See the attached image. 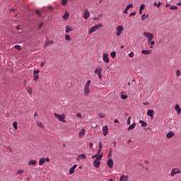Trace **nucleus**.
I'll use <instances>...</instances> for the list:
<instances>
[{
    "label": "nucleus",
    "mask_w": 181,
    "mask_h": 181,
    "mask_svg": "<svg viewBox=\"0 0 181 181\" xmlns=\"http://www.w3.org/2000/svg\"><path fill=\"white\" fill-rule=\"evenodd\" d=\"M90 84H91V81L88 80L84 86L83 88V95L85 97H88V94H90Z\"/></svg>",
    "instance_id": "obj_1"
},
{
    "label": "nucleus",
    "mask_w": 181,
    "mask_h": 181,
    "mask_svg": "<svg viewBox=\"0 0 181 181\" xmlns=\"http://www.w3.org/2000/svg\"><path fill=\"white\" fill-rule=\"evenodd\" d=\"M104 26L103 23H100L95 25H93L92 28H90L89 30V35H92V33H94L95 30H98V29H100V28H103Z\"/></svg>",
    "instance_id": "obj_2"
},
{
    "label": "nucleus",
    "mask_w": 181,
    "mask_h": 181,
    "mask_svg": "<svg viewBox=\"0 0 181 181\" xmlns=\"http://www.w3.org/2000/svg\"><path fill=\"white\" fill-rule=\"evenodd\" d=\"M55 118H57V119H59V121H61L62 122L66 123V115L63 114V115H59L57 113H54V114Z\"/></svg>",
    "instance_id": "obj_3"
},
{
    "label": "nucleus",
    "mask_w": 181,
    "mask_h": 181,
    "mask_svg": "<svg viewBox=\"0 0 181 181\" xmlns=\"http://www.w3.org/2000/svg\"><path fill=\"white\" fill-rule=\"evenodd\" d=\"M143 35L145 36V37L148 38V42H151L153 40V33H152L144 32Z\"/></svg>",
    "instance_id": "obj_4"
},
{
    "label": "nucleus",
    "mask_w": 181,
    "mask_h": 181,
    "mask_svg": "<svg viewBox=\"0 0 181 181\" xmlns=\"http://www.w3.org/2000/svg\"><path fill=\"white\" fill-rule=\"evenodd\" d=\"M117 30L116 35L117 37H119L121 36V33L124 31V27L122 25H118L117 27Z\"/></svg>",
    "instance_id": "obj_5"
},
{
    "label": "nucleus",
    "mask_w": 181,
    "mask_h": 181,
    "mask_svg": "<svg viewBox=\"0 0 181 181\" xmlns=\"http://www.w3.org/2000/svg\"><path fill=\"white\" fill-rule=\"evenodd\" d=\"M103 71V69L101 67H98L95 70V74H98V78H102L103 76L101 75V72Z\"/></svg>",
    "instance_id": "obj_6"
},
{
    "label": "nucleus",
    "mask_w": 181,
    "mask_h": 181,
    "mask_svg": "<svg viewBox=\"0 0 181 181\" xmlns=\"http://www.w3.org/2000/svg\"><path fill=\"white\" fill-rule=\"evenodd\" d=\"M103 60L105 63H110V58H108V54L103 53Z\"/></svg>",
    "instance_id": "obj_7"
},
{
    "label": "nucleus",
    "mask_w": 181,
    "mask_h": 181,
    "mask_svg": "<svg viewBox=\"0 0 181 181\" xmlns=\"http://www.w3.org/2000/svg\"><path fill=\"white\" fill-rule=\"evenodd\" d=\"M107 165L108 168H110V169H112L114 166V160H112V158H109L107 160Z\"/></svg>",
    "instance_id": "obj_8"
},
{
    "label": "nucleus",
    "mask_w": 181,
    "mask_h": 181,
    "mask_svg": "<svg viewBox=\"0 0 181 181\" xmlns=\"http://www.w3.org/2000/svg\"><path fill=\"white\" fill-rule=\"evenodd\" d=\"M176 173H181V171L179 170V168H173L171 170V176L173 177Z\"/></svg>",
    "instance_id": "obj_9"
},
{
    "label": "nucleus",
    "mask_w": 181,
    "mask_h": 181,
    "mask_svg": "<svg viewBox=\"0 0 181 181\" xmlns=\"http://www.w3.org/2000/svg\"><path fill=\"white\" fill-rule=\"evenodd\" d=\"M129 8H134V5L132 4L127 6L126 8L124 10V13H128V11H129Z\"/></svg>",
    "instance_id": "obj_10"
},
{
    "label": "nucleus",
    "mask_w": 181,
    "mask_h": 181,
    "mask_svg": "<svg viewBox=\"0 0 181 181\" xmlns=\"http://www.w3.org/2000/svg\"><path fill=\"white\" fill-rule=\"evenodd\" d=\"M83 18L84 19H88V18H90V12H88V9L85 10Z\"/></svg>",
    "instance_id": "obj_11"
},
{
    "label": "nucleus",
    "mask_w": 181,
    "mask_h": 181,
    "mask_svg": "<svg viewBox=\"0 0 181 181\" xmlns=\"http://www.w3.org/2000/svg\"><path fill=\"white\" fill-rule=\"evenodd\" d=\"M100 165H101V162L97 161V160H95V161L93 162V166L96 168V169H98V168H100Z\"/></svg>",
    "instance_id": "obj_12"
},
{
    "label": "nucleus",
    "mask_w": 181,
    "mask_h": 181,
    "mask_svg": "<svg viewBox=\"0 0 181 181\" xmlns=\"http://www.w3.org/2000/svg\"><path fill=\"white\" fill-rule=\"evenodd\" d=\"M84 135H86V129H82L81 131L78 134V137L83 138V136H84Z\"/></svg>",
    "instance_id": "obj_13"
},
{
    "label": "nucleus",
    "mask_w": 181,
    "mask_h": 181,
    "mask_svg": "<svg viewBox=\"0 0 181 181\" xmlns=\"http://www.w3.org/2000/svg\"><path fill=\"white\" fill-rule=\"evenodd\" d=\"M103 135H104V136H107V134H108V127L105 126V127L103 128Z\"/></svg>",
    "instance_id": "obj_14"
},
{
    "label": "nucleus",
    "mask_w": 181,
    "mask_h": 181,
    "mask_svg": "<svg viewBox=\"0 0 181 181\" xmlns=\"http://www.w3.org/2000/svg\"><path fill=\"white\" fill-rule=\"evenodd\" d=\"M129 177L128 175H122L119 178V181H128Z\"/></svg>",
    "instance_id": "obj_15"
},
{
    "label": "nucleus",
    "mask_w": 181,
    "mask_h": 181,
    "mask_svg": "<svg viewBox=\"0 0 181 181\" xmlns=\"http://www.w3.org/2000/svg\"><path fill=\"white\" fill-rule=\"evenodd\" d=\"M76 168H77V165L75 164L70 168L69 175H73V173H74V169H76Z\"/></svg>",
    "instance_id": "obj_16"
},
{
    "label": "nucleus",
    "mask_w": 181,
    "mask_h": 181,
    "mask_svg": "<svg viewBox=\"0 0 181 181\" xmlns=\"http://www.w3.org/2000/svg\"><path fill=\"white\" fill-rule=\"evenodd\" d=\"M72 30H73V27H70L69 25L66 26V30H65L66 33H70V32H72Z\"/></svg>",
    "instance_id": "obj_17"
},
{
    "label": "nucleus",
    "mask_w": 181,
    "mask_h": 181,
    "mask_svg": "<svg viewBox=\"0 0 181 181\" xmlns=\"http://www.w3.org/2000/svg\"><path fill=\"white\" fill-rule=\"evenodd\" d=\"M147 115H148V117H151V118H153V110H148L147 111Z\"/></svg>",
    "instance_id": "obj_18"
},
{
    "label": "nucleus",
    "mask_w": 181,
    "mask_h": 181,
    "mask_svg": "<svg viewBox=\"0 0 181 181\" xmlns=\"http://www.w3.org/2000/svg\"><path fill=\"white\" fill-rule=\"evenodd\" d=\"M175 110L177 111V114H181V108L179 105H176L175 107Z\"/></svg>",
    "instance_id": "obj_19"
},
{
    "label": "nucleus",
    "mask_w": 181,
    "mask_h": 181,
    "mask_svg": "<svg viewBox=\"0 0 181 181\" xmlns=\"http://www.w3.org/2000/svg\"><path fill=\"white\" fill-rule=\"evenodd\" d=\"M46 162V158H42L39 160V165L42 166Z\"/></svg>",
    "instance_id": "obj_20"
},
{
    "label": "nucleus",
    "mask_w": 181,
    "mask_h": 181,
    "mask_svg": "<svg viewBox=\"0 0 181 181\" xmlns=\"http://www.w3.org/2000/svg\"><path fill=\"white\" fill-rule=\"evenodd\" d=\"M167 138L170 139L173 136H175V133H173V132H170L166 134Z\"/></svg>",
    "instance_id": "obj_21"
},
{
    "label": "nucleus",
    "mask_w": 181,
    "mask_h": 181,
    "mask_svg": "<svg viewBox=\"0 0 181 181\" xmlns=\"http://www.w3.org/2000/svg\"><path fill=\"white\" fill-rule=\"evenodd\" d=\"M69 16H70V13L66 11L64 15L63 16L64 21H67V19H69Z\"/></svg>",
    "instance_id": "obj_22"
},
{
    "label": "nucleus",
    "mask_w": 181,
    "mask_h": 181,
    "mask_svg": "<svg viewBox=\"0 0 181 181\" xmlns=\"http://www.w3.org/2000/svg\"><path fill=\"white\" fill-rule=\"evenodd\" d=\"M101 159H103V153H101L100 155L97 156L95 160L100 162Z\"/></svg>",
    "instance_id": "obj_23"
},
{
    "label": "nucleus",
    "mask_w": 181,
    "mask_h": 181,
    "mask_svg": "<svg viewBox=\"0 0 181 181\" xmlns=\"http://www.w3.org/2000/svg\"><path fill=\"white\" fill-rule=\"evenodd\" d=\"M54 43L53 40L47 41L44 45V47H46V46H49V45H53Z\"/></svg>",
    "instance_id": "obj_24"
},
{
    "label": "nucleus",
    "mask_w": 181,
    "mask_h": 181,
    "mask_svg": "<svg viewBox=\"0 0 181 181\" xmlns=\"http://www.w3.org/2000/svg\"><path fill=\"white\" fill-rule=\"evenodd\" d=\"M30 166L36 165V160H31L28 162Z\"/></svg>",
    "instance_id": "obj_25"
},
{
    "label": "nucleus",
    "mask_w": 181,
    "mask_h": 181,
    "mask_svg": "<svg viewBox=\"0 0 181 181\" xmlns=\"http://www.w3.org/2000/svg\"><path fill=\"white\" fill-rule=\"evenodd\" d=\"M135 127H136V124L135 123H133L132 125H130L128 129H127V131H129L131 129H134V128H135Z\"/></svg>",
    "instance_id": "obj_26"
},
{
    "label": "nucleus",
    "mask_w": 181,
    "mask_h": 181,
    "mask_svg": "<svg viewBox=\"0 0 181 181\" xmlns=\"http://www.w3.org/2000/svg\"><path fill=\"white\" fill-rule=\"evenodd\" d=\"M27 93H28V94L32 95V93H33V90L32 89V88H27Z\"/></svg>",
    "instance_id": "obj_27"
},
{
    "label": "nucleus",
    "mask_w": 181,
    "mask_h": 181,
    "mask_svg": "<svg viewBox=\"0 0 181 181\" xmlns=\"http://www.w3.org/2000/svg\"><path fill=\"white\" fill-rule=\"evenodd\" d=\"M141 53L142 54H151V52H149V50H145V49H143Z\"/></svg>",
    "instance_id": "obj_28"
},
{
    "label": "nucleus",
    "mask_w": 181,
    "mask_h": 181,
    "mask_svg": "<svg viewBox=\"0 0 181 181\" xmlns=\"http://www.w3.org/2000/svg\"><path fill=\"white\" fill-rule=\"evenodd\" d=\"M37 125H38L40 128H45V126L43 125V123H42V122H37Z\"/></svg>",
    "instance_id": "obj_29"
},
{
    "label": "nucleus",
    "mask_w": 181,
    "mask_h": 181,
    "mask_svg": "<svg viewBox=\"0 0 181 181\" xmlns=\"http://www.w3.org/2000/svg\"><path fill=\"white\" fill-rule=\"evenodd\" d=\"M139 123L141 124V127H146L148 124H146V122L142 121V120H140L139 121Z\"/></svg>",
    "instance_id": "obj_30"
},
{
    "label": "nucleus",
    "mask_w": 181,
    "mask_h": 181,
    "mask_svg": "<svg viewBox=\"0 0 181 181\" xmlns=\"http://www.w3.org/2000/svg\"><path fill=\"white\" fill-rule=\"evenodd\" d=\"M160 5H162V3H160V1H158V4L157 2H154V6H157V8H160Z\"/></svg>",
    "instance_id": "obj_31"
},
{
    "label": "nucleus",
    "mask_w": 181,
    "mask_h": 181,
    "mask_svg": "<svg viewBox=\"0 0 181 181\" xmlns=\"http://www.w3.org/2000/svg\"><path fill=\"white\" fill-rule=\"evenodd\" d=\"M110 56L111 57H112V59H115V56H117V53L115 52H112L110 53Z\"/></svg>",
    "instance_id": "obj_32"
},
{
    "label": "nucleus",
    "mask_w": 181,
    "mask_h": 181,
    "mask_svg": "<svg viewBox=\"0 0 181 181\" xmlns=\"http://www.w3.org/2000/svg\"><path fill=\"white\" fill-rule=\"evenodd\" d=\"M13 127L14 129H18V122H14L13 123Z\"/></svg>",
    "instance_id": "obj_33"
},
{
    "label": "nucleus",
    "mask_w": 181,
    "mask_h": 181,
    "mask_svg": "<svg viewBox=\"0 0 181 181\" xmlns=\"http://www.w3.org/2000/svg\"><path fill=\"white\" fill-rule=\"evenodd\" d=\"M148 42L151 45L150 48L153 49V46H154V45H155V41H151V42Z\"/></svg>",
    "instance_id": "obj_34"
},
{
    "label": "nucleus",
    "mask_w": 181,
    "mask_h": 181,
    "mask_svg": "<svg viewBox=\"0 0 181 181\" xmlns=\"http://www.w3.org/2000/svg\"><path fill=\"white\" fill-rule=\"evenodd\" d=\"M170 9L171 11H175V10L177 9V6H171L170 7Z\"/></svg>",
    "instance_id": "obj_35"
},
{
    "label": "nucleus",
    "mask_w": 181,
    "mask_h": 181,
    "mask_svg": "<svg viewBox=\"0 0 181 181\" xmlns=\"http://www.w3.org/2000/svg\"><path fill=\"white\" fill-rule=\"evenodd\" d=\"M14 47L17 50H21L22 49V47H21V45H15Z\"/></svg>",
    "instance_id": "obj_36"
},
{
    "label": "nucleus",
    "mask_w": 181,
    "mask_h": 181,
    "mask_svg": "<svg viewBox=\"0 0 181 181\" xmlns=\"http://www.w3.org/2000/svg\"><path fill=\"white\" fill-rule=\"evenodd\" d=\"M98 117H100V118H105V115L104 113H99Z\"/></svg>",
    "instance_id": "obj_37"
},
{
    "label": "nucleus",
    "mask_w": 181,
    "mask_h": 181,
    "mask_svg": "<svg viewBox=\"0 0 181 181\" xmlns=\"http://www.w3.org/2000/svg\"><path fill=\"white\" fill-rule=\"evenodd\" d=\"M121 98H122V100H127V98H128V95H121Z\"/></svg>",
    "instance_id": "obj_38"
},
{
    "label": "nucleus",
    "mask_w": 181,
    "mask_h": 181,
    "mask_svg": "<svg viewBox=\"0 0 181 181\" xmlns=\"http://www.w3.org/2000/svg\"><path fill=\"white\" fill-rule=\"evenodd\" d=\"M65 40H68V41L71 40V38L70 37V35H66L65 36Z\"/></svg>",
    "instance_id": "obj_39"
},
{
    "label": "nucleus",
    "mask_w": 181,
    "mask_h": 181,
    "mask_svg": "<svg viewBox=\"0 0 181 181\" xmlns=\"http://www.w3.org/2000/svg\"><path fill=\"white\" fill-rule=\"evenodd\" d=\"M33 80L34 81H37L39 80V76L34 75Z\"/></svg>",
    "instance_id": "obj_40"
},
{
    "label": "nucleus",
    "mask_w": 181,
    "mask_h": 181,
    "mask_svg": "<svg viewBox=\"0 0 181 181\" xmlns=\"http://www.w3.org/2000/svg\"><path fill=\"white\" fill-rule=\"evenodd\" d=\"M79 156H81V159H86L87 158V156H86V154H81Z\"/></svg>",
    "instance_id": "obj_41"
},
{
    "label": "nucleus",
    "mask_w": 181,
    "mask_h": 181,
    "mask_svg": "<svg viewBox=\"0 0 181 181\" xmlns=\"http://www.w3.org/2000/svg\"><path fill=\"white\" fill-rule=\"evenodd\" d=\"M139 9L141 11H144V9H145V4H141L139 7Z\"/></svg>",
    "instance_id": "obj_42"
},
{
    "label": "nucleus",
    "mask_w": 181,
    "mask_h": 181,
    "mask_svg": "<svg viewBox=\"0 0 181 181\" xmlns=\"http://www.w3.org/2000/svg\"><path fill=\"white\" fill-rule=\"evenodd\" d=\"M134 56L135 54L134 52H131L130 54H129V57H131V59L134 58Z\"/></svg>",
    "instance_id": "obj_43"
},
{
    "label": "nucleus",
    "mask_w": 181,
    "mask_h": 181,
    "mask_svg": "<svg viewBox=\"0 0 181 181\" xmlns=\"http://www.w3.org/2000/svg\"><path fill=\"white\" fill-rule=\"evenodd\" d=\"M23 170H19L17 173L16 175H22L23 173Z\"/></svg>",
    "instance_id": "obj_44"
},
{
    "label": "nucleus",
    "mask_w": 181,
    "mask_h": 181,
    "mask_svg": "<svg viewBox=\"0 0 181 181\" xmlns=\"http://www.w3.org/2000/svg\"><path fill=\"white\" fill-rule=\"evenodd\" d=\"M35 13H37V15H38V16H42V13H40V11L39 10H36Z\"/></svg>",
    "instance_id": "obj_45"
},
{
    "label": "nucleus",
    "mask_w": 181,
    "mask_h": 181,
    "mask_svg": "<svg viewBox=\"0 0 181 181\" xmlns=\"http://www.w3.org/2000/svg\"><path fill=\"white\" fill-rule=\"evenodd\" d=\"M127 125H131V116L127 119Z\"/></svg>",
    "instance_id": "obj_46"
},
{
    "label": "nucleus",
    "mask_w": 181,
    "mask_h": 181,
    "mask_svg": "<svg viewBox=\"0 0 181 181\" xmlns=\"http://www.w3.org/2000/svg\"><path fill=\"white\" fill-rule=\"evenodd\" d=\"M62 5H67V0H62Z\"/></svg>",
    "instance_id": "obj_47"
},
{
    "label": "nucleus",
    "mask_w": 181,
    "mask_h": 181,
    "mask_svg": "<svg viewBox=\"0 0 181 181\" xmlns=\"http://www.w3.org/2000/svg\"><path fill=\"white\" fill-rule=\"evenodd\" d=\"M45 64H46V61H42L40 64L41 67H45Z\"/></svg>",
    "instance_id": "obj_48"
},
{
    "label": "nucleus",
    "mask_w": 181,
    "mask_h": 181,
    "mask_svg": "<svg viewBox=\"0 0 181 181\" xmlns=\"http://www.w3.org/2000/svg\"><path fill=\"white\" fill-rule=\"evenodd\" d=\"M176 74H177V77H180V71L179 70L176 71Z\"/></svg>",
    "instance_id": "obj_49"
},
{
    "label": "nucleus",
    "mask_w": 181,
    "mask_h": 181,
    "mask_svg": "<svg viewBox=\"0 0 181 181\" xmlns=\"http://www.w3.org/2000/svg\"><path fill=\"white\" fill-rule=\"evenodd\" d=\"M39 73H40V71L36 70V71H34L33 74H39Z\"/></svg>",
    "instance_id": "obj_50"
},
{
    "label": "nucleus",
    "mask_w": 181,
    "mask_h": 181,
    "mask_svg": "<svg viewBox=\"0 0 181 181\" xmlns=\"http://www.w3.org/2000/svg\"><path fill=\"white\" fill-rule=\"evenodd\" d=\"M135 15H136V13L132 12L129 14V16H135Z\"/></svg>",
    "instance_id": "obj_51"
},
{
    "label": "nucleus",
    "mask_w": 181,
    "mask_h": 181,
    "mask_svg": "<svg viewBox=\"0 0 181 181\" xmlns=\"http://www.w3.org/2000/svg\"><path fill=\"white\" fill-rule=\"evenodd\" d=\"M99 148L100 149H103V144L101 143V141L99 142Z\"/></svg>",
    "instance_id": "obj_52"
},
{
    "label": "nucleus",
    "mask_w": 181,
    "mask_h": 181,
    "mask_svg": "<svg viewBox=\"0 0 181 181\" xmlns=\"http://www.w3.org/2000/svg\"><path fill=\"white\" fill-rule=\"evenodd\" d=\"M111 156H112V154L111 153V150H110L109 154L107 155V158H111Z\"/></svg>",
    "instance_id": "obj_53"
},
{
    "label": "nucleus",
    "mask_w": 181,
    "mask_h": 181,
    "mask_svg": "<svg viewBox=\"0 0 181 181\" xmlns=\"http://www.w3.org/2000/svg\"><path fill=\"white\" fill-rule=\"evenodd\" d=\"M42 26H43V22H42V23L40 24L38 28H39V29H42Z\"/></svg>",
    "instance_id": "obj_54"
},
{
    "label": "nucleus",
    "mask_w": 181,
    "mask_h": 181,
    "mask_svg": "<svg viewBox=\"0 0 181 181\" xmlns=\"http://www.w3.org/2000/svg\"><path fill=\"white\" fill-rule=\"evenodd\" d=\"M141 21H145V14H143L141 16Z\"/></svg>",
    "instance_id": "obj_55"
},
{
    "label": "nucleus",
    "mask_w": 181,
    "mask_h": 181,
    "mask_svg": "<svg viewBox=\"0 0 181 181\" xmlns=\"http://www.w3.org/2000/svg\"><path fill=\"white\" fill-rule=\"evenodd\" d=\"M76 117H78L79 118H81V117H82L81 113H78L76 115Z\"/></svg>",
    "instance_id": "obj_56"
},
{
    "label": "nucleus",
    "mask_w": 181,
    "mask_h": 181,
    "mask_svg": "<svg viewBox=\"0 0 181 181\" xmlns=\"http://www.w3.org/2000/svg\"><path fill=\"white\" fill-rule=\"evenodd\" d=\"M81 160V157L80 156V155L76 158V160Z\"/></svg>",
    "instance_id": "obj_57"
},
{
    "label": "nucleus",
    "mask_w": 181,
    "mask_h": 181,
    "mask_svg": "<svg viewBox=\"0 0 181 181\" xmlns=\"http://www.w3.org/2000/svg\"><path fill=\"white\" fill-rule=\"evenodd\" d=\"M45 162H50V159L49 158V157L45 158Z\"/></svg>",
    "instance_id": "obj_58"
},
{
    "label": "nucleus",
    "mask_w": 181,
    "mask_h": 181,
    "mask_svg": "<svg viewBox=\"0 0 181 181\" xmlns=\"http://www.w3.org/2000/svg\"><path fill=\"white\" fill-rule=\"evenodd\" d=\"M9 12H15V8H10Z\"/></svg>",
    "instance_id": "obj_59"
},
{
    "label": "nucleus",
    "mask_w": 181,
    "mask_h": 181,
    "mask_svg": "<svg viewBox=\"0 0 181 181\" xmlns=\"http://www.w3.org/2000/svg\"><path fill=\"white\" fill-rule=\"evenodd\" d=\"M143 104H144V105H149V103H147V102H145Z\"/></svg>",
    "instance_id": "obj_60"
},
{
    "label": "nucleus",
    "mask_w": 181,
    "mask_h": 181,
    "mask_svg": "<svg viewBox=\"0 0 181 181\" xmlns=\"http://www.w3.org/2000/svg\"><path fill=\"white\" fill-rule=\"evenodd\" d=\"M97 156H98V154H95V156H93L92 158L93 159H94V158H97Z\"/></svg>",
    "instance_id": "obj_61"
},
{
    "label": "nucleus",
    "mask_w": 181,
    "mask_h": 181,
    "mask_svg": "<svg viewBox=\"0 0 181 181\" xmlns=\"http://www.w3.org/2000/svg\"><path fill=\"white\" fill-rule=\"evenodd\" d=\"M115 123L119 124V121L118 119H115Z\"/></svg>",
    "instance_id": "obj_62"
},
{
    "label": "nucleus",
    "mask_w": 181,
    "mask_h": 181,
    "mask_svg": "<svg viewBox=\"0 0 181 181\" xmlns=\"http://www.w3.org/2000/svg\"><path fill=\"white\" fill-rule=\"evenodd\" d=\"M90 148H93V143H90Z\"/></svg>",
    "instance_id": "obj_63"
},
{
    "label": "nucleus",
    "mask_w": 181,
    "mask_h": 181,
    "mask_svg": "<svg viewBox=\"0 0 181 181\" xmlns=\"http://www.w3.org/2000/svg\"><path fill=\"white\" fill-rule=\"evenodd\" d=\"M177 5L178 6H181V2L177 3Z\"/></svg>",
    "instance_id": "obj_64"
}]
</instances>
